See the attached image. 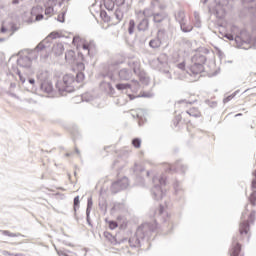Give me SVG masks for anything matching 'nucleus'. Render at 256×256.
<instances>
[{"label": "nucleus", "instance_id": "nucleus-1", "mask_svg": "<svg viewBox=\"0 0 256 256\" xmlns=\"http://www.w3.org/2000/svg\"><path fill=\"white\" fill-rule=\"evenodd\" d=\"M157 229H159V223H157V219H155L153 222H144L138 226L133 238L128 239L127 237H124L119 239L108 231L104 232V237L110 241L112 245H121V243H126V241H128L130 247L139 248L141 247V241H145V239L149 241L151 235H153Z\"/></svg>", "mask_w": 256, "mask_h": 256}, {"label": "nucleus", "instance_id": "nucleus-2", "mask_svg": "<svg viewBox=\"0 0 256 256\" xmlns=\"http://www.w3.org/2000/svg\"><path fill=\"white\" fill-rule=\"evenodd\" d=\"M249 204H246L245 210L242 212L241 215V221L239 223V234L236 236H233L232 238V244L229 249V255L230 256H243L241 255V249L243 246H241L240 241H243L245 237H247V243H249V239L251 238V235H249V231H251V225L255 224L256 220V211L252 210L250 214L247 217V213H249Z\"/></svg>", "mask_w": 256, "mask_h": 256}, {"label": "nucleus", "instance_id": "nucleus-3", "mask_svg": "<svg viewBox=\"0 0 256 256\" xmlns=\"http://www.w3.org/2000/svg\"><path fill=\"white\" fill-rule=\"evenodd\" d=\"M99 77L104 79L100 85H106L108 95H110V97H115V88H113V85H111V82L109 81H117V78H119L120 81H129V79L133 77V72L128 68L119 70L118 63L106 64L100 72Z\"/></svg>", "mask_w": 256, "mask_h": 256}, {"label": "nucleus", "instance_id": "nucleus-4", "mask_svg": "<svg viewBox=\"0 0 256 256\" xmlns=\"http://www.w3.org/2000/svg\"><path fill=\"white\" fill-rule=\"evenodd\" d=\"M75 74H65L62 82L56 83V89L61 95L65 93H73L75 89H78L77 83H83L85 81V63L77 62Z\"/></svg>", "mask_w": 256, "mask_h": 256}, {"label": "nucleus", "instance_id": "nucleus-5", "mask_svg": "<svg viewBox=\"0 0 256 256\" xmlns=\"http://www.w3.org/2000/svg\"><path fill=\"white\" fill-rule=\"evenodd\" d=\"M61 37H65L63 32L53 31L51 32L44 40L37 44L34 49V55H37L43 61H47L49 59V55L51 53V41L53 39H61Z\"/></svg>", "mask_w": 256, "mask_h": 256}, {"label": "nucleus", "instance_id": "nucleus-6", "mask_svg": "<svg viewBox=\"0 0 256 256\" xmlns=\"http://www.w3.org/2000/svg\"><path fill=\"white\" fill-rule=\"evenodd\" d=\"M205 63H207V56L196 53L191 58V65L188 66L187 73L189 75H200V73H206L207 70H205Z\"/></svg>", "mask_w": 256, "mask_h": 256}, {"label": "nucleus", "instance_id": "nucleus-7", "mask_svg": "<svg viewBox=\"0 0 256 256\" xmlns=\"http://www.w3.org/2000/svg\"><path fill=\"white\" fill-rule=\"evenodd\" d=\"M153 188L151 189L152 197L155 201H161L167 195V178L165 176H154L152 178Z\"/></svg>", "mask_w": 256, "mask_h": 256}, {"label": "nucleus", "instance_id": "nucleus-8", "mask_svg": "<svg viewBox=\"0 0 256 256\" xmlns=\"http://www.w3.org/2000/svg\"><path fill=\"white\" fill-rule=\"evenodd\" d=\"M72 43H74V45H78V47L82 49L83 53H85L86 57H90V59H93V57L97 55V46L93 40L88 42L83 40L80 36H74Z\"/></svg>", "mask_w": 256, "mask_h": 256}, {"label": "nucleus", "instance_id": "nucleus-9", "mask_svg": "<svg viewBox=\"0 0 256 256\" xmlns=\"http://www.w3.org/2000/svg\"><path fill=\"white\" fill-rule=\"evenodd\" d=\"M49 75L50 73L48 70H39L36 75L41 91L48 95L53 91V82L49 80Z\"/></svg>", "mask_w": 256, "mask_h": 256}, {"label": "nucleus", "instance_id": "nucleus-10", "mask_svg": "<svg viewBox=\"0 0 256 256\" xmlns=\"http://www.w3.org/2000/svg\"><path fill=\"white\" fill-rule=\"evenodd\" d=\"M43 11L45 9L41 5L34 6L30 13H24L22 16L23 21L31 25V23H35V21H41L43 20Z\"/></svg>", "mask_w": 256, "mask_h": 256}, {"label": "nucleus", "instance_id": "nucleus-11", "mask_svg": "<svg viewBox=\"0 0 256 256\" xmlns=\"http://www.w3.org/2000/svg\"><path fill=\"white\" fill-rule=\"evenodd\" d=\"M26 54L19 53V58L17 59L18 67L22 69H31V65H33V60L37 59V54H35L34 50L25 51Z\"/></svg>", "mask_w": 256, "mask_h": 256}, {"label": "nucleus", "instance_id": "nucleus-12", "mask_svg": "<svg viewBox=\"0 0 256 256\" xmlns=\"http://www.w3.org/2000/svg\"><path fill=\"white\" fill-rule=\"evenodd\" d=\"M115 87L117 91H121L122 93H127L129 90L132 93H138L139 89H141V84H139V81L133 79L127 83H118Z\"/></svg>", "mask_w": 256, "mask_h": 256}, {"label": "nucleus", "instance_id": "nucleus-13", "mask_svg": "<svg viewBox=\"0 0 256 256\" xmlns=\"http://www.w3.org/2000/svg\"><path fill=\"white\" fill-rule=\"evenodd\" d=\"M167 41V32L165 29H159L157 31L156 37L152 38L148 45L151 49H159Z\"/></svg>", "mask_w": 256, "mask_h": 256}, {"label": "nucleus", "instance_id": "nucleus-14", "mask_svg": "<svg viewBox=\"0 0 256 256\" xmlns=\"http://www.w3.org/2000/svg\"><path fill=\"white\" fill-rule=\"evenodd\" d=\"M85 53L78 51V57L75 56V52L73 50H67L65 52V60L66 63L74 64L77 67V63H85Z\"/></svg>", "mask_w": 256, "mask_h": 256}, {"label": "nucleus", "instance_id": "nucleus-15", "mask_svg": "<svg viewBox=\"0 0 256 256\" xmlns=\"http://www.w3.org/2000/svg\"><path fill=\"white\" fill-rule=\"evenodd\" d=\"M127 187H129V178L124 176L123 178L114 181L110 189L112 193L115 195L119 193V191L127 189Z\"/></svg>", "mask_w": 256, "mask_h": 256}, {"label": "nucleus", "instance_id": "nucleus-16", "mask_svg": "<svg viewBox=\"0 0 256 256\" xmlns=\"http://www.w3.org/2000/svg\"><path fill=\"white\" fill-rule=\"evenodd\" d=\"M57 5H59V7H61L63 5V3L59 2V0H48L45 4V15H53V13L55 12V7H57Z\"/></svg>", "mask_w": 256, "mask_h": 256}, {"label": "nucleus", "instance_id": "nucleus-17", "mask_svg": "<svg viewBox=\"0 0 256 256\" xmlns=\"http://www.w3.org/2000/svg\"><path fill=\"white\" fill-rule=\"evenodd\" d=\"M93 209V197L89 196L87 199V206H86V223L89 227H93V222L91 221V211Z\"/></svg>", "mask_w": 256, "mask_h": 256}, {"label": "nucleus", "instance_id": "nucleus-18", "mask_svg": "<svg viewBox=\"0 0 256 256\" xmlns=\"http://www.w3.org/2000/svg\"><path fill=\"white\" fill-rule=\"evenodd\" d=\"M127 65L133 70L135 75H139L141 73V62L137 58H132L128 60Z\"/></svg>", "mask_w": 256, "mask_h": 256}, {"label": "nucleus", "instance_id": "nucleus-19", "mask_svg": "<svg viewBox=\"0 0 256 256\" xmlns=\"http://www.w3.org/2000/svg\"><path fill=\"white\" fill-rule=\"evenodd\" d=\"M167 171L169 173H171L173 171H181V173H185L187 171V165L182 164L181 160H178L175 162L174 165H169L167 168Z\"/></svg>", "mask_w": 256, "mask_h": 256}, {"label": "nucleus", "instance_id": "nucleus-20", "mask_svg": "<svg viewBox=\"0 0 256 256\" xmlns=\"http://www.w3.org/2000/svg\"><path fill=\"white\" fill-rule=\"evenodd\" d=\"M155 215H158V219H160L162 223H167V221H169V214L165 213V206H163V204L159 205Z\"/></svg>", "mask_w": 256, "mask_h": 256}, {"label": "nucleus", "instance_id": "nucleus-21", "mask_svg": "<svg viewBox=\"0 0 256 256\" xmlns=\"http://www.w3.org/2000/svg\"><path fill=\"white\" fill-rule=\"evenodd\" d=\"M51 50L56 57H61V55H63V52L65 51V46L63 45V43H56L53 45V47H51Z\"/></svg>", "mask_w": 256, "mask_h": 256}, {"label": "nucleus", "instance_id": "nucleus-22", "mask_svg": "<svg viewBox=\"0 0 256 256\" xmlns=\"http://www.w3.org/2000/svg\"><path fill=\"white\" fill-rule=\"evenodd\" d=\"M80 207H81V199L79 195H77L73 199V213H74V219H76V221H79V217L77 216V211H79Z\"/></svg>", "mask_w": 256, "mask_h": 256}, {"label": "nucleus", "instance_id": "nucleus-23", "mask_svg": "<svg viewBox=\"0 0 256 256\" xmlns=\"http://www.w3.org/2000/svg\"><path fill=\"white\" fill-rule=\"evenodd\" d=\"M139 97H143L145 99H151V97H153V94L145 91L140 92L139 95L128 94V98L130 99V101H133L134 99H139Z\"/></svg>", "mask_w": 256, "mask_h": 256}, {"label": "nucleus", "instance_id": "nucleus-24", "mask_svg": "<svg viewBox=\"0 0 256 256\" xmlns=\"http://www.w3.org/2000/svg\"><path fill=\"white\" fill-rule=\"evenodd\" d=\"M149 30V19L147 18H143L142 20H140V22L137 24V31H148Z\"/></svg>", "mask_w": 256, "mask_h": 256}, {"label": "nucleus", "instance_id": "nucleus-25", "mask_svg": "<svg viewBox=\"0 0 256 256\" xmlns=\"http://www.w3.org/2000/svg\"><path fill=\"white\" fill-rule=\"evenodd\" d=\"M175 19H176L177 23H179V25H181L182 23L187 21V18L185 16V11L184 10H178L175 13Z\"/></svg>", "mask_w": 256, "mask_h": 256}, {"label": "nucleus", "instance_id": "nucleus-26", "mask_svg": "<svg viewBox=\"0 0 256 256\" xmlns=\"http://www.w3.org/2000/svg\"><path fill=\"white\" fill-rule=\"evenodd\" d=\"M167 19V15L163 12H158L153 14L154 23H163Z\"/></svg>", "mask_w": 256, "mask_h": 256}, {"label": "nucleus", "instance_id": "nucleus-27", "mask_svg": "<svg viewBox=\"0 0 256 256\" xmlns=\"http://www.w3.org/2000/svg\"><path fill=\"white\" fill-rule=\"evenodd\" d=\"M180 29L182 33H191L193 31V25L187 24V20L180 24Z\"/></svg>", "mask_w": 256, "mask_h": 256}, {"label": "nucleus", "instance_id": "nucleus-28", "mask_svg": "<svg viewBox=\"0 0 256 256\" xmlns=\"http://www.w3.org/2000/svg\"><path fill=\"white\" fill-rule=\"evenodd\" d=\"M186 113L190 115V117H195L196 119L201 117V112L199 111L198 108L195 107L190 108L186 111Z\"/></svg>", "mask_w": 256, "mask_h": 256}, {"label": "nucleus", "instance_id": "nucleus-29", "mask_svg": "<svg viewBox=\"0 0 256 256\" xmlns=\"http://www.w3.org/2000/svg\"><path fill=\"white\" fill-rule=\"evenodd\" d=\"M143 171H145V168H143V166H136L134 169V172L136 173V177L138 181H140V183H144L143 176L139 174V173H143Z\"/></svg>", "mask_w": 256, "mask_h": 256}, {"label": "nucleus", "instance_id": "nucleus-30", "mask_svg": "<svg viewBox=\"0 0 256 256\" xmlns=\"http://www.w3.org/2000/svg\"><path fill=\"white\" fill-rule=\"evenodd\" d=\"M103 3L107 11H113L115 9V0H103Z\"/></svg>", "mask_w": 256, "mask_h": 256}, {"label": "nucleus", "instance_id": "nucleus-31", "mask_svg": "<svg viewBox=\"0 0 256 256\" xmlns=\"http://www.w3.org/2000/svg\"><path fill=\"white\" fill-rule=\"evenodd\" d=\"M105 223H107L111 231H114V229H117L119 227V224L117 223V221L109 220V218H105Z\"/></svg>", "mask_w": 256, "mask_h": 256}, {"label": "nucleus", "instance_id": "nucleus-32", "mask_svg": "<svg viewBox=\"0 0 256 256\" xmlns=\"http://www.w3.org/2000/svg\"><path fill=\"white\" fill-rule=\"evenodd\" d=\"M100 17L104 23H111V16L107 14V11L105 10H100Z\"/></svg>", "mask_w": 256, "mask_h": 256}, {"label": "nucleus", "instance_id": "nucleus-33", "mask_svg": "<svg viewBox=\"0 0 256 256\" xmlns=\"http://www.w3.org/2000/svg\"><path fill=\"white\" fill-rule=\"evenodd\" d=\"M244 43H247L248 45H251L250 47H252V49H256V37H249L247 42L242 41L241 44L239 45V47H241V45H243Z\"/></svg>", "mask_w": 256, "mask_h": 256}, {"label": "nucleus", "instance_id": "nucleus-34", "mask_svg": "<svg viewBox=\"0 0 256 256\" xmlns=\"http://www.w3.org/2000/svg\"><path fill=\"white\" fill-rule=\"evenodd\" d=\"M135 27H137V24L135 23V20L131 19L128 24L129 35H133V33H135Z\"/></svg>", "mask_w": 256, "mask_h": 256}, {"label": "nucleus", "instance_id": "nucleus-35", "mask_svg": "<svg viewBox=\"0 0 256 256\" xmlns=\"http://www.w3.org/2000/svg\"><path fill=\"white\" fill-rule=\"evenodd\" d=\"M248 201L252 207H256V190H253L250 196L248 197Z\"/></svg>", "mask_w": 256, "mask_h": 256}, {"label": "nucleus", "instance_id": "nucleus-36", "mask_svg": "<svg viewBox=\"0 0 256 256\" xmlns=\"http://www.w3.org/2000/svg\"><path fill=\"white\" fill-rule=\"evenodd\" d=\"M123 11L121 9L117 8L114 12V17L117 19V23H120V21L123 19Z\"/></svg>", "mask_w": 256, "mask_h": 256}, {"label": "nucleus", "instance_id": "nucleus-37", "mask_svg": "<svg viewBox=\"0 0 256 256\" xmlns=\"http://www.w3.org/2000/svg\"><path fill=\"white\" fill-rule=\"evenodd\" d=\"M194 27H197V29L201 28V17H199V12H194Z\"/></svg>", "mask_w": 256, "mask_h": 256}, {"label": "nucleus", "instance_id": "nucleus-38", "mask_svg": "<svg viewBox=\"0 0 256 256\" xmlns=\"http://www.w3.org/2000/svg\"><path fill=\"white\" fill-rule=\"evenodd\" d=\"M2 235H5L6 237H21V233H12L9 230H3Z\"/></svg>", "mask_w": 256, "mask_h": 256}, {"label": "nucleus", "instance_id": "nucleus-39", "mask_svg": "<svg viewBox=\"0 0 256 256\" xmlns=\"http://www.w3.org/2000/svg\"><path fill=\"white\" fill-rule=\"evenodd\" d=\"M132 145H133V147H135V149H140L141 148V138H133Z\"/></svg>", "mask_w": 256, "mask_h": 256}, {"label": "nucleus", "instance_id": "nucleus-40", "mask_svg": "<svg viewBox=\"0 0 256 256\" xmlns=\"http://www.w3.org/2000/svg\"><path fill=\"white\" fill-rule=\"evenodd\" d=\"M237 93H239V91H235V92H233L232 94L226 96V97L223 99V103H229V101H231L232 99H234V97L237 95Z\"/></svg>", "mask_w": 256, "mask_h": 256}, {"label": "nucleus", "instance_id": "nucleus-41", "mask_svg": "<svg viewBox=\"0 0 256 256\" xmlns=\"http://www.w3.org/2000/svg\"><path fill=\"white\" fill-rule=\"evenodd\" d=\"M99 209L100 211H103L104 215L105 213H107V202L106 201H102V202H99Z\"/></svg>", "mask_w": 256, "mask_h": 256}, {"label": "nucleus", "instance_id": "nucleus-42", "mask_svg": "<svg viewBox=\"0 0 256 256\" xmlns=\"http://www.w3.org/2000/svg\"><path fill=\"white\" fill-rule=\"evenodd\" d=\"M181 114H178L175 116L174 120H173V125L174 127H178L179 123H181Z\"/></svg>", "mask_w": 256, "mask_h": 256}, {"label": "nucleus", "instance_id": "nucleus-43", "mask_svg": "<svg viewBox=\"0 0 256 256\" xmlns=\"http://www.w3.org/2000/svg\"><path fill=\"white\" fill-rule=\"evenodd\" d=\"M114 3L117 7L125 5V0H114Z\"/></svg>", "mask_w": 256, "mask_h": 256}, {"label": "nucleus", "instance_id": "nucleus-44", "mask_svg": "<svg viewBox=\"0 0 256 256\" xmlns=\"http://www.w3.org/2000/svg\"><path fill=\"white\" fill-rule=\"evenodd\" d=\"M57 21H59V23H65V14L58 15Z\"/></svg>", "mask_w": 256, "mask_h": 256}, {"label": "nucleus", "instance_id": "nucleus-45", "mask_svg": "<svg viewBox=\"0 0 256 256\" xmlns=\"http://www.w3.org/2000/svg\"><path fill=\"white\" fill-rule=\"evenodd\" d=\"M218 5L224 7V5H229V0H218Z\"/></svg>", "mask_w": 256, "mask_h": 256}, {"label": "nucleus", "instance_id": "nucleus-46", "mask_svg": "<svg viewBox=\"0 0 256 256\" xmlns=\"http://www.w3.org/2000/svg\"><path fill=\"white\" fill-rule=\"evenodd\" d=\"M2 255H4V256H19V254H13V253H11V252H9L7 250H4L2 252Z\"/></svg>", "mask_w": 256, "mask_h": 256}, {"label": "nucleus", "instance_id": "nucleus-47", "mask_svg": "<svg viewBox=\"0 0 256 256\" xmlns=\"http://www.w3.org/2000/svg\"><path fill=\"white\" fill-rule=\"evenodd\" d=\"M177 67H178V69H181V71H185V69H186L185 62L178 63Z\"/></svg>", "mask_w": 256, "mask_h": 256}, {"label": "nucleus", "instance_id": "nucleus-48", "mask_svg": "<svg viewBox=\"0 0 256 256\" xmlns=\"http://www.w3.org/2000/svg\"><path fill=\"white\" fill-rule=\"evenodd\" d=\"M251 189H252V191H256V178L252 179Z\"/></svg>", "mask_w": 256, "mask_h": 256}, {"label": "nucleus", "instance_id": "nucleus-49", "mask_svg": "<svg viewBox=\"0 0 256 256\" xmlns=\"http://www.w3.org/2000/svg\"><path fill=\"white\" fill-rule=\"evenodd\" d=\"M7 31H9V29L6 28L4 24H2L0 28V33H7Z\"/></svg>", "mask_w": 256, "mask_h": 256}, {"label": "nucleus", "instance_id": "nucleus-50", "mask_svg": "<svg viewBox=\"0 0 256 256\" xmlns=\"http://www.w3.org/2000/svg\"><path fill=\"white\" fill-rule=\"evenodd\" d=\"M173 187H174L175 193H177V191H179V181L174 182Z\"/></svg>", "mask_w": 256, "mask_h": 256}, {"label": "nucleus", "instance_id": "nucleus-51", "mask_svg": "<svg viewBox=\"0 0 256 256\" xmlns=\"http://www.w3.org/2000/svg\"><path fill=\"white\" fill-rule=\"evenodd\" d=\"M121 204L119 203H114L113 207L111 208V212L113 213V211H117V208L120 206Z\"/></svg>", "mask_w": 256, "mask_h": 256}, {"label": "nucleus", "instance_id": "nucleus-52", "mask_svg": "<svg viewBox=\"0 0 256 256\" xmlns=\"http://www.w3.org/2000/svg\"><path fill=\"white\" fill-rule=\"evenodd\" d=\"M197 100H194L193 102L187 101V100H180L179 103H188L189 105H193V103H196Z\"/></svg>", "mask_w": 256, "mask_h": 256}, {"label": "nucleus", "instance_id": "nucleus-53", "mask_svg": "<svg viewBox=\"0 0 256 256\" xmlns=\"http://www.w3.org/2000/svg\"><path fill=\"white\" fill-rule=\"evenodd\" d=\"M117 165H119V159L114 160V162L112 163V169H115Z\"/></svg>", "mask_w": 256, "mask_h": 256}, {"label": "nucleus", "instance_id": "nucleus-54", "mask_svg": "<svg viewBox=\"0 0 256 256\" xmlns=\"http://www.w3.org/2000/svg\"><path fill=\"white\" fill-rule=\"evenodd\" d=\"M28 83L30 85H35V78H28Z\"/></svg>", "mask_w": 256, "mask_h": 256}, {"label": "nucleus", "instance_id": "nucleus-55", "mask_svg": "<svg viewBox=\"0 0 256 256\" xmlns=\"http://www.w3.org/2000/svg\"><path fill=\"white\" fill-rule=\"evenodd\" d=\"M23 0H12V5H19Z\"/></svg>", "mask_w": 256, "mask_h": 256}, {"label": "nucleus", "instance_id": "nucleus-56", "mask_svg": "<svg viewBox=\"0 0 256 256\" xmlns=\"http://www.w3.org/2000/svg\"><path fill=\"white\" fill-rule=\"evenodd\" d=\"M19 79H20L21 83H25V81H26V79L23 75H20Z\"/></svg>", "mask_w": 256, "mask_h": 256}, {"label": "nucleus", "instance_id": "nucleus-57", "mask_svg": "<svg viewBox=\"0 0 256 256\" xmlns=\"http://www.w3.org/2000/svg\"><path fill=\"white\" fill-rule=\"evenodd\" d=\"M256 0H242V3H255Z\"/></svg>", "mask_w": 256, "mask_h": 256}, {"label": "nucleus", "instance_id": "nucleus-58", "mask_svg": "<svg viewBox=\"0 0 256 256\" xmlns=\"http://www.w3.org/2000/svg\"><path fill=\"white\" fill-rule=\"evenodd\" d=\"M16 75H18V77H21V75H23L21 74V70H19V68H16Z\"/></svg>", "mask_w": 256, "mask_h": 256}, {"label": "nucleus", "instance_id": "nucleus-59", "mask_svg": "<svg viewBox=\"0 0 256 256\" xmlns=\"http://www.w3.org/2000/svg\"><path fill=\"white\" fill-rule=\"evenodd\" d=\"M17 29H18L17 26H15L13 24L11 25V31H17Z\"/></svg>", "mask_w": 256, "mask_h": 256}, {"label": "nucleus", "instance_id": "nucleus-60", "mask_svg": "<svg viewBox=\"0 0 256 256\" xmlns=\"http://www.w3.org/2000/svg\"><path fill=\"white\" fill-rule=\"evenodd\" d=\"M217 55H218V57L221 59V57L223 56V52H222L221 50H219V51L217 52Z\"/></svg>", "mask_w": 256, "mask_h": 256}, {"label": "nucleus", "instance_id": "nucleus-61", "mask_svg": "<svg viewBox=\"0 0 256 256\" xmlns=\"http://www.w3.org/2000/svg\"><path fill=\"white\" fill-rule=\"evenodd\" d=\"M116 105H125V103H121L120 99H117Z\"/></svg>", "mask_w": 256, "mask_h": 256}, {"label": "nucleus", "instance_id": "nucleus-62", "mask_svg": "<svg viewBox=\"0 0 256 256\" xmlns=\"http://www.w3.org/2000/svg\"><path fill=\"white\" fill-rule=\"evenodd\" d=\"M75 153H77V155L81 154V151H79V148L75 147Z\"/></svg>", "mask_w": 256, "mask_h": 256}, {"label": "nucleus", "instance_id": "nucleus-63", "mask_svg": "<svg viewBox=\"0 0 256 256\" xmlns=\"http://www.w3.org/2000/svg\"><path fill=\"white\" fill-rule=\"evenodd\" d=\"M166 77H168V79H173V76L171 75L170 72H169V74H166Z\"/></svg>", "mask_w": 256, "mask_h": 256}, {"label": "nucleus", "instance_id": "nucleus-64", "mask_svg": "<svg viewBox=\"0 0 256 256\" xmlns=\"http://www.w3.org/2000/svg\"><path fill=\"white\" fill-rule=\"evenodd\" d=\"M252 175L255 177L256 179V170L253 171Z\"/></svg>", "mask_w": 256, "mask_h": 256}]
</instances>
